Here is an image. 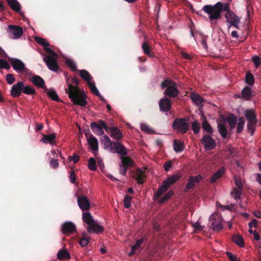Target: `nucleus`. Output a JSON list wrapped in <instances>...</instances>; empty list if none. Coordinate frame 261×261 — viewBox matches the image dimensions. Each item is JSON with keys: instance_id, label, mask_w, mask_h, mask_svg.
<instances>
[{"instance_id": "nucleus-1", "label": "nucleus", "mask_w": 261, "mask_h": 261, "mask_svg": "<svg viewBox=\"0 0 261 261\" xmlns=\"http://www.w3.org/2000/svg\"><path fill=\"white\" fill-rule=\"evenodd\" d=\"M72 81L75 86L69 84L68 88L65 90L66 93L68 94V97L74 105L81 107L86 106L87 104V101L86 100V95L84 92L81 91L78 87L80 83V80L76 77H74Z\"/></svg>"}, {"instance_id": "nucleus-2", "label": "nucleus", "mask_w": 261, "mask_h": 261, "mask_svg": "<svg viewBox=\"0 0 261 261\" xmlns=\"http://www.w3.org/2000/svg\"><path fill=\"white\" fill-rule=\"evenodd\" d=\"M82 219L83 221L88 225L87 228L88 232L99 233L103 231V227L94 221L89 212H83Z\"/></svg>"}, {"instance_id": "nucleus-3", "label": "nucleus", "mask_w": 261, "mask_h": 261, "mask_svg": "<svg viewBox=\"0 0 261 261\" xmlns=\"http://www.w3.org/2000/svg\"><path fill=\"white\" fill-rule=\"evenodd\" d=\"M161 87L162 89L166 88L164 92V94L170 98H175L179 94V91L177 89L176 83L171 80L166 79L161 83Z\"/></svg>"}, {"instance_id": "nucleus-4", "label": "nucleus", "mask_w": 261, "mask_h": 261, "mask_svg": "<svg viewBox=\"0 0 261 261\" xmlns=\"http://www.w3.org/2000/svg\"><path fill=\"white\" fill-rule=\"evenodd\" d=\"M90 127L94 133L98 136H102L104 134L103 129L109 134V127L107 123L102 120H98L97 122L92 121L90 123Z\"/></svg>"}, {"instance_id": "nucleus-5", "label": "nucleus", "mask_w": 261, "mask_h": 261, "mask_svg": "<svg viewBox=\"0 0 261 261\" xmlns=\"http://www.w3.org/2000/svg\"><path fill=\"white\" fill-rule=\"evenodd\" d=\"M121 159L122 161L121 164L119 165V173L121 175H125L128 167H133L135 163L129 156H121Z\"/></svg>"}, {"instance_id": "nucleus-6", "label": "nucleus", "mask_w": 261, "mask_h": 261, "mask_svg": "<svg viewBox=\"0 0 261 261\" xmlns=\"http://www.w3.org/2000/svg\"><path fill=\"white\" fill-rule=\"evenodd\" d=\"M174 129H178L181 134H184L188 130V125L184 118H176L172 125Z\"/></svg>"}, {"instance_id": "nucleus-7", "label": "nucleus", "mask_w": 261, "mask_h": 261, "mask_svg": "<svg viewBox=\"0 0 261 261\" xmlns=\"http://www.w3.org/2000/svg\"><path fill=\"white\" fill-rule=\"evenodd\" d=\"M42 55L43 56V60L49 69L57 71L59 69V65L56 59L57 57H53L43 53H42Z\"/></svg>"}, {"instance_id": "nucleus-8", "label": "nucleus", "mask_w": 261, "mask_h": 261, "mask_svg": "<svg viewBox=\"0 0 261 261\" xmlns=\"http://www.w3.org/2000/svg\"><path fill=\"white\" fill-rule=\"evenodd\" d=\"M227 4H223L221 2H218L213 6V20H216L220 18L222 12H225L228 10Z\"/></svg>"}, {"instance_id": "nucleus-9", "label": "nucleus", "mask_w": 261, "mask_h": 261, "mask_svg": "<svg viewBox=\"0 0 261 261\" xmlns=\"http://www.w3.org/2000/svg\"><path fill=\"white\" fill-rule=\"evenodd\" d=\"M225 16L227 20V22H229L231 26H233L236 28H239L238 25L240 22V19L239 17L231 10L228 9Z\"/></svg>"}, {"instance_id": "nucleus-10", "label": "nucleus", "mask_w": 261, "mask_h": 261, "mask_svg": "<svg viewBox=\"0 0 261 261\" xmlns=\"http://www.w3.org/2000/svg\"><path fill=\"white\" fill-rule=\"evenodd\" d=\"M86 136L87 137V142L90 146V149L93 151V152L95 156L98 154V142L97 139L93 135L90 134L89 137H88L87 134H85Z\"/></svg>"}, {"instance_id": "nucleus-11", "label": "nucleus", "mask_w": 261, "mask_h": 261, "mask_svg": "<svg viewBox=\"0 0 261 261\" xmlns=\"http://www.w3.org/2000/svg\"><path fill=\"white\" fill-rule=\"evenodd\" d=\"M202 179V177L201 175L199 174L196 176H191L189 178L188 182L187 184L184 191L188 192L190 189L195 187L196 184L199 182Z\"/></svg>"}, {"instance_id": "nucleus-12", "label": "nucleus", "mask_w": 261, "mask_h": 261, "mask_svg": "<svg viewBox=\"0 0 261 261\" xmlns=\"http://www.w3.org/2000/svg\"><path fill=\"white\" fill-rule=\"evenodd\" d=\"M222 218L217 212L213 213V231H219L223 228L222 224Z\"/></svg>"}, {"instance_id": "nucleus-13", "label": "nucleus", "mask_w": 261, "mask_h": 261, "mask_svg": "<svg viewBox=\"0 0 261 261\" xmlns=\"http://www.w3.org/2000/svg\"><path fill=\"white\" fill-rule=\"evenodd\" d=\"M111 151L114 153H117L122 156H124L127 154L126 148L121 143L116 142L113 143V148Z\"/></svg>"}, {"instance_id": "nucleus-14", "label": "nucleus", "mask_w": 261, "mask_h": 261, "mask_svg": "<svg viewBox=\"0 0 261 261\" xmlns=\"http://www.w3.org/2000/svg\"><path fill=\"white\" fill-rule=\"evenodd\" d=\"M22 88H23V82H19L12 86L10 94L13 98L19 97L21 92H22Z\"/></svg>"}, {"instance_id": "nucleus-15", "label": "nucleus", "mask_w": 261, "mask_h": 261, "mask_svg": "<svg viewBox=\"0 0 261 261\" xmlns=\"http://www.w3.org/2000/svg\"><path fill=\"white\" fill-rule=\"evenodd\" d=\"M62 231L66 235L73 234L76 231V226L71 222H66L62 226Z\"/></svg>"}, {"instance_id": "nucleus-16", "label": "nucleus", "mask_w": 261, "mask_h": 261, "mask_svg": "<svg viewBox=\"0 0 261 261\" xmlns=\"http://www.w3.org/2000/svg\"><path fill=\"white\" fill-rule=\"evenodd\" d=\"M77 204L80 208L83 211L88 210L90 207V203L85 195L77 197Z\"/></svg>"}, {"instance_id": "nucleus-17", "label": "nucleus", "mask_w": 261, "mask_h": 261, "mask_svg": "<svg viewBox=\"0 0 261 261\" xmlns=\"http://www.w3.org/2000/svg\"><path fill=\"white\" fill-rule=\"evenodd\" d=\"M11 64L13 69L18 73H22L25 69L24 64L19 59H12Z\"/></svg>"}, {"instance_id": "nucleus-18", "label": "nucleus", "mask_w": 261, "mask_h": 261, "mask_svg": "<svg viewBox=\"0 0 261 261\" xmlns=\"http://www.w3.org/2000/svg\"><path fill=\"white\" fill-rule=\"evenodd\" d=\"M8 31L10 35H13V38H19L23 33L22 29L17 25H10L8 27Z\"/></svg>"}, {"instance_id": "nucleus-19", "label": "nucleus", "mask_w": 261, "mask_h": 261, "mask_svg": "<svg viewBox=\"0 0 261 261\" xmlns=\"http://www.w3.org/2000/svg\"><path fill=\"white\" fill-rule=\"evenodd\" d=\"M171 101L169 98L165 97L161 99L159 102V107L161 111L167 112L171 108Z\"/></svg>"}, {"instance_id": "nucleus-20", "label": "nucleus", "mask_w": 261, "mask_h": 261, "mask_svg": "<svg viewBox=\"0 0 261 261\" xmlns=\"http://www.w3.org/2000/svg\"><path fill=\"white\" fill-rule=\"evenodd\" d=\"M201 142L206 150L212 149V137L211 135H204L201 140Z\"/></svg>"}, {"instance_id": "nucleus-21", "label": "nucleus", "mask_w": 261, "mask_h": 261, "mask_svg": "<svg viewBox=\"0 0 261 261\" xmlns=\"http://www.w3.org/2000/svg\"><path fill=\"white\" fill-rule=\"evenodd\" d=\"M198 15L206 18L203 15V13H206L208 15L211 21H212V5H205L203 7L202 10L195 11Z\"/></svg>"}, {"instance_id": "nucleus-22", "label": "nucleus", "mask_w": 261, "mask_h": 261, "mask_svg": "<svg viewBox=\"0 0 261 261\" xmlns=\"http://www.w3.org/2000/svg\"><path fill=\"white\" fill-rule=\"evenodd\" d=\"M145 177V173L140 168H138L133 174V177L137 181L139 184H142L144 182V178Z\"/></svg>"}, {"instance_id": "nucleus-23", "label": "nucleus", "mask_w": 261, "mask_h": 261, "mask_svg": "<svg viewBox=\"0 0 261 261\" xmlns=\"http://www.w3.org/2000/svg\"><path fill=\"white\" fill-rule=\"evenodd\" d=\"M109 133L111 137L116 140H120L123 136L119 129L115 126L109 127Z\"/></svg>"}, {"instance_id": "nucleus-24", "label": "nucleus", "mask_w": 261, "mask_h": 261, "mask_svg": "<svg viewBox=\"0 0 261 261\" xmlns=\"http://www.w3.org/2000/svg\"><path fill=\"white\" fill-rule=\"evenodd\" d=\"M147 36H145V40L143 42L141 47L143 50V53L149 56V57H153V55L151 53V48L150 45L148 41V40H146Z\"/></svg>"}, {"instance_id": "nucleus-25", "label": "nucleus", "mask_w": 261, "mask_h": 261, "mask_svg": "<svg viewBox=\"0 0 261 261\" xmlns=\"http://www.w3.org/2000/svg\"><path fill=\"white\" fill-rule=\"evenodd\" d=\"M32 82L36 86L47 90L45 85L44 80L39 75H35L32 77Z\"/></svg>"}, {"instance_id": "nucleus-26", "label": "nucleus", "mask_w": 261, "mask_h": 261, "mask_svg": "<svg viewBox=\"0 0 261 261\" xmlns=\"http://www.w3.org/2000/svg\"><path fill=\"white\" fill-rule=\"evenodd\" d=\"M190 98L193 102L199 107H201L203 105L204 100L201 96L195 93H192L190 95Z\"/></svg>"}, {"instance_id": "nucleus-27", "label": "nucleus", "mask_w": 261, "mask_h": 261, "mask_svg": "<svg viewBox=\"0 0 261 261\" xmlns=\"http://www.w3.org/2000/svg\"><path fill=\"white\" fill-rule=\"evenodd\" d=\"M173 147L176 152H180L184 150L185 145L182 141L174 139L173 142Z\"/></svg>"}, {"instance_id": "nucleus-28", "label": "nucleus", "mask_w": 261, "mask_h": 261, "mask_svg": "<svg viewBox=\"0 0 261 261\" xmlns=\"http://www.w3.org/2000/svg\"><path fill=\"white\" fill-rule=\"evenodd\" d=\"M9 6L14 11L19 12L21 9V6L17 0H6Z\"/></svg>"}, {"instance_id": "nucleus-29", "label": "nucleus", "mask_w": 261, "mask_h": 261, "mask_svg": "<svg viewBox=\"0 0 261 261\" xmlns=\"http://www.w3.org/2000/svg\"><path fill=\"white\" fill-rule=\"evenodd\" d=\"M57 258L59 260L68 259L71 258V255L67 250L62 249L58 251Z\"/></svg>"}, {"instance_id": "nucleus-30", "label": "nucleus", "mask_w": 261, "mask_h": 261, "mask_svg": "<svg viewBox=\"0 0 261 261\" xmlns=\"http://www.w3.org/2000/svg\"><path fill=\"white\" fill-rule=\"evenodd\" d=\"M181 177V175L179 174H175L172 175L170 177H168L164 181L167 184V185L170 187L171 185H173L177 180H178Z\"/></svg>"}, {"instance_id": "nucleus-31", "label": "nucleus", "mask_w": 261, "mask_h": 261, "mask_svg": "<svg viewBox=\"0 0 261 261\" xmlns=\"http://www.w3.org/2000/svg\"><path fill=\"white\" fill-rule=\"evenodd\" d=\"M238 120V118L237 116L234 115L233 114H230L227 118V121L229 125L230 128L231 129L234 128L236 124L237 123Z\"/></svg>"}, {"instance_id": "nucleus-32", "label": "nucleus", "mask_w": 261, "mask_h": 261, "mask_svg": "<svg viewBox=\"0 0 261 261\" xmlns=\"http://www.w3.org/2000/svg\"><path fill=\"white\" fill-rule=\"evenodd\" d=\"M117 141H112L109 137L105 135L103 137L102 142L104 145V148L108 149L110 148L111 150L113 148V143L116 142Z\"/></svg>"}, {"instance_id": "nucleus-33", "label": "nucleus", "mask_w": 261, "mask_h": 261, "mask_svg": "<svg viewBox=\"0 0 261 261\" xmlns=\"http://www.w3.org/2000/svg\"><path fill=\"white\" fill-rule=\"evenodd\" d=\"M56 138V135L55 134H51L50 135H43V138L41 139V141L45 144H53Z\"/></svg>"}, {"instance_id": "nucleus-34", "label": "nucleus", "mask_w": 261, "mask_h": 261, "mask_svg": "<svg viewBox=\"0 0 261 261\" xmlns=\"http://www.w3.org/2000/svg\"><path fill=\"white\" fill-rule=\"evenodd\" d=\"M245 116L247 121H256V115L253 110H247L245 113Z\"/></svg>"}, {"instance_id": "nucleus-35", "label": "nucleus", "mask_w": 261, "mask_h": 261, "mask_svg": "<svg viewBox=\"0 0 261 261\" xmlns=\"http://www.w3.org/2000/svg\"><path fill=\"white\" fill-rule=\"evenodd\" d=\"M251 91V88L248 86L244 87L241 92L242 98L247 100L249 99L252 96Z\"/></svg>"}, {"instance_id": "nucleus-36", "label": "nucleus", "mask_w": 261, "mask_h": 261, "mask_svg": "<svg viewBox=\"0 0 261 261\" xmlns=\"http://www.w3.org/2000/svg\"><path fill=\"white\" fill-rule=\"evenodd\" d=\"M45 91L46 92L47 96L53 100L57 102L61 101V100L59 98L58 94L57 93L55 90H51L49 91L47 89V90H45Z\"/></svg>"}, {"instance_id": "nucleus-37", "label": "nucleus", "mask_w": 261, "mask_h": 261, "mask_svg": "<svg viewBox=\"0 0 261 261\" xmlns=\"http://www.w3.org/2000/svg\"><path fill=\"white\" fill-rule=\"evenodd\" d=\"M218 132L223 138H226L228 134V130L225 124L223 123H219L218 125Z\"/></svg>"}, {"instance_id": "nucleus-38", "label": "nucleus", "mask_w": 261, "mask_h": 261, "mask_svg": "<svg viewBox=\"0 0 261 261\" xmlns=\"http://www.w3.org/2000/svg\"><path fill=\"white\" fill-rule=\"evenodd\" d=\"M79 72L80 76L85 81L87 82V83L92 80V76L86 70L83 69L78 70Z\"/></svg>"}, {"instance_id": "nucleus-39", "label": "nucleus", "mask_w": 261, "mask_h": 261, "mask_svg": "<svg viewBox=\"0 0 261 261\" xmlns=\"http://www.w3.org/2000/svg\"><path fill=\"white\" fill-rule=\"evenodd\" d=\"M169 187L167 184L163 181L162 185L158 189L155 193V196L156 197H160L163 193L167 191Z\"/></svg>"}, {"instance_id": "nucleus-40", "label": "nucleus", "mask_w": 261, "mask_h": 261, "mask_svg": "<svg viewBox=\"0 0 261 261\" xmlns=\"http://www.w3.org/2000/svg\"><path fill=\"white\" fill-rule=\"evenodd\" d=\"M232 241L241 247L244 246L243 237L240 235H234L232 237Z\"/></svg>"}, {"instance_id": "nucleus-41", "label": "nucleus", "mask_w": 261, "mask_h": 261, "mask_svg": "<svg viewBox=\"0 0 261 261\" xmlns=\"http://www.w3.org/2000/svg\"><path fill=\"white\" fill-rule=\"evenodd\" d=\"M225 169L224 167L220 168L215 174H213V183L220 178L224 173Z\"/></svg>"}, {"instance_id": "nucleus-42", "label": "nucleus", "mask_w": 261, "mask_h": 261, "mask_svg": "<svg viewBox=\"0 0 261 261\" xmlns=\"http://www.w3.org/2000/svg\"><path fill=\"white\" fill-rule=\"evenodd\" d=\"M22 92L28 95H33L36 93L35 89L29 86H25L23 84V88H22Z\"/></svg>"}, {"instance_id": "nucleus-43", "label": "nucleus", "mask_w": 261, "mask_h": 261, "mask_svg": "<svg viewBox=\"0 0 261 261\" xmlns=\"http://www.w3.org/2000/svg\"><path fill=\"white\" fill-rule=\"evenodd\" d=\"M90 240V237H89L86 233H83L82 238L80 240L79 243L81 245L82 247L86 246Z\"/></svg>"}, {"instance_id": "nucleus-44", "label": "nucleus", "mask_w": 261, "mask_h": 261, "mask_svg": "<svg viewBox=\"0 0 261 261\" xmlns=\"http://www.w3.org/2000/svg\"><path fill=\"white\" fill-rule=\"evenodd\" d=\"M202 126L203 129L209 133H212V128L208 123L205 117H202Z\"/></svg>"}, {"instance_id": "nucleus-45", "label": "nucleus", "mask_w": 261, "mask_h": 261, "mask_svg": "<svg viewBox=\"0 0 261 261\" xmlns=\"http://www.w3.org/2000/svg\"><path fill=\"white\" fill-rule=\"evenodd\" d=\"M35 40L37 43L43 46L44 47L48 46L49 45L48 41L43 38L40 37H36L35 38Z\"/></svg>"}, {"instance_id": "nucleus-46", "label": "nucleus", "mask_w": 261, "mask_h": 261, "mask_svg": "<svg viewBox=\"0 0 261 261\" xmlns=\"http://www.w3.org/2000/svg\"><path fill=\"white\" fill-rule=\"evenodd\" d=\"M245 82L249 85H253L254 83V78L253 75L249 72L246 74Z\"/></svg>"}, {"instance_id": "nucleus-47", "label": "nucleus", "mask_w": 261, "mask_h": 261, "mask_svg": "<svg viewBox=\"0 0 261 261\" xmlns=\"http://www.w3.org/2000/svg\"><path fill=\"white\" fill-rule=\"evenodd\" d=\"M245 119L244 117H241L239 119V122L237 124V133L239 134L241 133L243 129L244 124H245Z\"/></svg>"}, {"instance_id": "nucleus-48", "label": "nucleus", "mask_w": 261, "mask_h": 261, "mask_svg": "<svg viewBox=\"0 0 261 261\" xmlns=\"http://www.w3.org/2000/svg\"><path fill=\"white\" fill-rule=\"evenodd\" d=\"M242 189L239 188H234L233 191L231 192V195L234 199L237 200L240 198L242 194Z\"/></svg>"}, {"instance_id": "nucleus-49", "label": "nucleus", "mask_w": 261, "mask_h": 261, "mask_svg": "<svg viewBox=\"0 0 261 261\" xmlns=\"http://www.w3.org/2000/svg\"><path fill=\"white\" fill-rule=\"evenodd\" d=\"M87 84L89 88H90V90L93 93V94L98 96H100V93L98 90H97V88L96 87L94 83H91V81H90L88 82Z\"/></svg>"}, {"instance_id": "nucleus-50", "label": "nucleus", "mask_w": 261, "mask_h": 261, "mask_svg": "<svg viewBox=\"0 0 261 261\" xmlns=\"http://www.w3.org/2000/svg\"><path fill=\"white\" fill-rule=\"evenodd\" d=\"M216 206L218 208L221 207V208L222 210V211H224L225 210H228L230 211H232V210H235V208H234L235 205L232 204L230 205H229L224 206V205H221L220 203L217 202H216Z\"/></svg>"}, {"instance_id": "nucleus-51", "label": "nucleus", "mask_w": 261, "mask_h": 261, "mask_svg": "<svg viewBox=\"0 0 261 261\" xmlns=\"http://www.w3.org/2000/svg\"><path fill=\"white\" fill-rule=\"evenodd\" d=\"M257 121H247V129L249 132L251 133V135L253 134L254 129L255 126L256 125Z\"/></svg>"}, {"instance_id": "nucleus-52", "label": "nucleus", "mask_w": 261, "mask_h": 261, "mask_svg": "<svg viewBox=\"0 0 261 261\" xmlns=\"http://www.w3.org/2000/svg\"><path fill=\"white\" fill-rule=\"evenodd\" d=\"M66 63L72 71H78L76 64L72 60L67 59L66 61Z\"/></svg>"}, {"instance_id": "nucleus-53", "label": "nucleus", "mask_w": 261, "mask_h": 261, "mask_svg": "<svg viewBox=\"0 0 261 261\" xmlns=\"http://www.w3.org/2000/svg\"><path fill=\"white\" fill-rule=\"evenodd\" d=\"M88 168L91 170H95L96 169V161L93 158H90L88 161Z\"/></svg>"}, {"instance_id": "nucleus-54", "label": "nucleus", "mask_w": 261, "mask_h": 261, "mask_svg": "<svg viewBox=\"0 0 261 261\" xmlns=\"http://www.w3.org/2000/svg\"><path fill=\"white\" fill-rule=\"evenodd\" d=\"M173 194H174V192L173 191H169L167 193H166L163 196V197H162L161 198V199L160 200V202L161 203H164L165 201H166L167 200L169 199L170 198V197H171L173 196Z\"/></svg>"}, {"instance_id": "nucleus-55", "label": "nucleus", "mask_w": 261, "mask_h": 261, "mask_svg": "<svg viewBox=\"0 0 261 261\" xmlns=\"http://www.w3.org/2000/svg\"><path fill=\"white\" fill-rule=\"evenodd\" d=\"M144 242V239L141 238L140 239L137 240L136 241V244L132 246L131 249L133 250V252L134 251H136V250L138 249L140 247V245L141 244H142Z\"/></svg>"}, {"instance_id": "nucleus-56", "label": "nucleus", "mask_w": 261, "mask_h": 261, "mask_svg": "<svg viewBox=\"0 0 261 261\" xmlns=\"http://www.w3.org/2000/svg\"><path fill=\"white\" fill-rule=\"evenodd\" d=\"M192 128L195 134H197L200 130V124L197 121H194L192 123Z\"/></svg>"}, {"instance_id": "nucleus-57", "label": "nucleus", "mask_w": 261, "mask_h": 261, "mask_svg": "<svg viewBox=\"0 0 261 261\" xmlns=\"http://www.w3.org/2000/svg\"><path fill=\"white\" fill-rule=\"evenodd\" d=\"M132 197L126 195L124 199V206L125 208H129L131 206Z\"/></svg>"}, {"instance_id": "nucleus-58", "label": "nucleus", "mask_w": 261, "mask_h": 261, "mask_svg": "<svg viewBox=\"0 0 261 261\" xmlns=\"http://www.w3.org/2000/svg\"><path fill=\"white\" fill-rule=\"evenodd\" d=\"M44 49L47 54L50 55V56L53 57H58L57 54L51 48L48 47V46L44 47Z\"/></svg>"}, {"instance_id": "nucleus-59", "label": "nucleus", "mask_w": 261, "mask_h": 261, "mask_svg": "<svg viewBox=\"0 0 261 261\" xmlns=\"http://www.w3.org/2000/svg\"><path fill=\"white\" fill-rule=\"evenodd\" d=\"M6 79L8 84L10 85L12 84L15 81L14 75L12 74H8L6 76Z\"/></svg>"}, {"instance_id": "nucleus-60", "label": "nucleus", "mask_w": 261, "mask_h": 261, "mask_svg": "<svg viewBox=\"0 0 261 261\" xmlns=\"http://www.w3.org/2000/svg\"><path fill=\"white\" fill-rule=\"evenodd\" d=\"M252 61L254 63L256 67H258L261 65V59L258 56L253 57L252 58Z\"/></svg>"}, {"instance_id": "nucleus-61", "label": "nucleus", "mask_w": 261, "mask_h": 261, "mask_svg": "<svg viewBox=\"0 0 261 261\" xmlns=\"http://www.w3.org/2000/svg\"><path fill=\"white\" fill-rule=\"evenodd\" d=\"M172 166V162L171 160H169L165 162L164 164V168L165 171H168Z\"/></svg>"}, {"instance_id": "nucleus-62", "label": "nucleus", "mask_w": 261, "mask_h": 261, "mask_svg": "<svg viewBox=\"0 0 261 261\" xmlns=\"http://www.w3.org/2000/svg\"><path fill=\"white\" fill-rule=\"evenodd\" d=\"M50 165L54 168L56 169L59 166V162L58 159H52L50 162Z\"/></svg>"}, {"instance_id": "nucleus-63", "label": "nucleus", "mask_w": 261, "mask_h": 261, "mask_svg": "<svg viewBox=\"0 0 261 261\" xmlns=\"http://www.w3.org/2000/svg\"><path fill=\"white\" fill-rule=\"evenodd\" d=\"M234 182L237 187V188H239L240 189H243V184L242 182V180L240 178L235 177H234Z\"/></svg>"}, {"instance_id": "nucleus-64", "label": "nucleus", "mask_w": 261, "mask_h": 261, "mask_svg": "<svg viewBox=\"0 0 261 261\" xmlns=\"http://www.w3.org/2000/svg\"><path fill=\"white\" fill-rule=\"evenodd\" d=\"M141 129L142 131L146 133H151V128L145 124L141 125Z\"/></svg>"}]
</instances>
